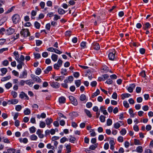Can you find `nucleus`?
<instances>
[{
  "mask_svg": "<svg viewBox=\"0 0 153 153\" xmlns=\"http://www.w3.org/2000/svg\"><path fill=\"white\" fill-rule=\"evenodd\" d=\"M86 42H82L80 44V46L82 48L84 49L86 48Z\"/></svg>",
  "mask_w": 153,
  "mask_h": 153,
  "instance_id": "nucleus-35",
  "label": "nucleus"
},
{
  "mask_svg": "<svg viewBox=\"0 0 153 153\" xmlns=\"http://www.w3.org/2000/svg\"><path fill=\"white\" fill-rule=\"evenodd\" d=\"M123 104L125 107L126 108H128L129 107V104L128 103L127 101H124L123 102Z\"/></svg>",
  "mask_w": 153,
  "mask_h": 153,
  "instance_id": "nucleus-51",
  "label": "nucleus"
},
{
  "mask_svg": "<svg viewBox=\"0 0 153 153\" xmlns=\"http://www.w3.org/2000/svg\"><path fill=\"white\" fill-rule=\"evenodd\" d=\"M66 99L64 97H62L59 99V102L60 103H64L65 102Z\"/></svg>",
  "mask_w": 153,
  "mask_h": 153,
  "instance_id": "nucleus-19",
  "label": "nucleus"
},
{
  "mask_svg": "<svg viewBox=\"0 0 153 153\" xmlns=\"http://www.w3.org/2000/svg\"><path fill=\"white\" fill-rule=\"evenodd\" d=\"M21 36L24 38H26L30 35V33L29 29H22L20 32Z\"/></svg>",
  "mask_w": 153,
  "mask_h": 153,
  "instance_id": "nucleus-1",
  "label": "nucleus"
},
{
  "mask_svg": "<svg viewBox=\"0 0 153 153\" xmlns=\"http://www.w3.org/2000/svg\"><path fill=\"white\" fill-rule=\"evenodd\" d=\"M13 23L15 24L18 23L20 21L19 15L17 14L13 15L12 17Z\"/></svg>",
  "mask_w": 153,
  "mask_h": 153,
  "instance_id": "nucleus-3",
  "label": "nucleus"
},
{
  "mask_svg": "<svg viewBox=\"0 0 153 153\" xmlns=\"http://www.w3.org/2000/svg\"><path fill=\"white\" fill-rule=\"evenodd\" d=\"M11 94L14 98H16L17 96V93L13 91H12L11 92Z\"/></svg>",
  "mask_w": 153,
  "mask_h": 153,
  "instance_id": "nucleus-45",
  "label": "nucleus"
},
{
  "mask_svg": "<svg viewBox=\"0 0 153 153\" xmlns=\"http://www.w3.org/2000/svg\"><path fill=\"white\" fill-rule=\"evenodd\" d=\"M86 98V96L84 94H82L81 95L80 97V100L81 101H84Z\"/></svg>",
  "mask_w": 153,
  "mask_h": 153,
  "instance_id": "nucleus-44",
  "label": "nucleus"
},
{
  "mask_svg": "<svg viewBox=\"0 0 153 153\" xmlns=\"http://www.w3.org/2000/svg\"><path fill=\"white\" fill-rule=\"evenodd\" d=\"M120 126V124L118 123H117L114 124V127L115 128L118 129Z\"/></svg>",
  "mask_w": 153,
  "mask_h": 153,
  "instance_id": "nucleus-60",
  "label": "nucleus"
},
{
  "mask_svg": "<svg viewBox=\"0 0 153 153\" xmlns=\"http://www.w3.org/2000/svg\"><path fill=\"white\" fill-rule=\"evenodd\" d=\"M9 64V62L8 60H6L2 62V64L4 66H7Z\"/></svg>",
  "mask_w": 153,
  "mask_h": 153,
  "instance_id": "nucleus-64",
  "label": "nucleus"
},
{
  "mask_svg": "<svg viewBox=\"0 0 153 153\" xmlns=\"http://www.w3.org/2000/svg\"><path fill=\"white\" fill-rule=\"evenodd\" d=\"M19 142L21 143H26L28 142V140L26 138H19Z\"/></svg>",
  "mask_w": 153,
  "mask_h": 153,
  "instance_id": "nucleus-18",
  "label": "nucleus"
},
{
  "mask_svg": "<svg viewBox=\"0 0 153 153\" xmlns=\"http://www.w3.org/2000/svg\"><path fill=\"white\" fill-rule=\"evenodd\" d=\"M36 128L34 126H32L29 128V130L31 133H34L36 131Z\"/></svg>",
  "mask_w": 153,
  "mask_h": 153,
  "instance_id": "nucleus-48",
  "label": "nucleus"
},
{
  "mask_svg": "<svg viewBox=\"0 0 153 153\" xmlns=\"http://www.w3.org/2000/svg\"><path fill=\"white\" fill-rule=\"evenodd\" d=\"M27 71L25 70L21 73L19 77L21 79L25 78L27 76Z\"/></svg>",
  "mask_w": 153,
  "mask_h": 153,
  "instance_id": "nucleus-9",
  "label": "nucleus"
},
{
  "mask_svg": "<svg viewBox=\"0 0 153 153\" xmlns=\"http://www.w3.org/2000/svg\"><path fill=\"white\" fill-rule=\"evenodd\" d=\"M19 64L17 65V68L18 69H21L22 68V65H24V62H18Z\"/></svg>",
  "mask_w": 153,
  "mask_h": 153,
  "instance_id": "nucleus-28",
  "label": "nucleus"
},
{
  "mask_svg": "<svg viewBox=\"0 0 153 153\" xmlns=\"http://www.w3.org/2000/svg\"><path fill=\"white\" fill-rule=\"evenodd\" d=\"M116 51L114 49H113L110 51L108 55L109 59L111 60H114L116 58Z\"/></svg>",
  "mask_w": 153,
  "mask_h": 153,
  "instance_id": "nucleus-2",
  "label": "nucleus"
},
{
  "mask_svg": "<svg viewBox=\"0 0 153 153\" xmlns=\"http://www.w3.org/2000/svg\"><path fill=\"white\" fill-rule=\"evenodd\" d=\"M12 86V84L11 83L9 82L5 85V87L7 89H9Z\"/></svg>",
  "mask_w": 153,
  "mask_h": 153,
  "instance_id": "nucleus-40",
  "label": "nucleus"
},
{
  "mask_svg": "<svg viewBox=\"0 0 153 153\" xmlns=\"http://www.w3.org/2000/svg\"><path fill=\"white\" fill-rule=\"evenodd\" d=\"M117 140L120 142H123V138L122 136H119L117 138Z\"/></svg>",
  "mask_w": 153,
  "mask_h": 153,
  "instance_id": "nucleus-62",
  "label": "nucleus"
},
{
  "mask_svg": "<svg viewBox=\"0 0 153 153\" xmlns=\"http://www.w3.org/2000/svg\"><path fill=\"white\" fill-rule=\"evenodd\" d=\"M26 83L30 87H31L32 86L33 82H32V80L29 79L26 80Z\"/></svg>",
  "mask_w": 153,
  "mask_h": 153,
  "instance_id": "nucleus-20",
  "label": "nucleus"
},
{
  "mask_svg": "<svg viewBox=\"0 0 153 153\" xmlns=\"http://www.w3.org/2000/svg\"><path fill=\"white\" fill-rule=\"evenodd\" d=\"M84 111L86 114L89 117H91L92 115L90 111L89 110L87 109H85Z\"/></svg>",
  "mask_w": 153,
  "mask_h": 153,
  "instance_id": "nucleus-31",
  "label": "nucleus"
},
{
  "mask_svg": "<svg viewBox=\"0 0 153 153\" xmlns=\"http://www.w3.org/2000/svg\"><path fill=\"white\" fill-rule=\"evenodd\" d=\"M145 27H144V29L146 30L147 29L150 28L151 27L150 24L149 22H146L145 24Z\"/></svg>",
  "mask_w": 153,
  "mask_h": 153,
  "instance_id": "nucleus-38",
  "label": "nucleus"
},
{
  "mask_svg": "<svg viewBox=\"0 0 153 153\" xmlns=\"http://www.w3.org/2000/svg\"><path fill=\"white\" fill-rule=\"evenodd\" d=\"M97 147V145L95 144L94 145H92L89 147V149H90L94 150Z\"/></svg>",
  "mask_w": 153,
  "mask_h": 153,
  "instance_id": "nucleus-61",
  "label": "nucleus"
},
{
  "mask_svg": "<svg viewBox=\"0 0 153 153\" xmlns=\"http://www.w3.org/2000/svg\"><path fill=\"white\" fill-rule=\"evenodd\" d=\"M65 78V77L64 76H56V77H55V79L56 81H62L63 79H64Z\"/></svg>",
  "mask_w": 153,
  "mask_h": 153,
  "instance_id": "nucleus-22",
  "label": "nucleus"
},
{
  "mask_svg": "<svg viewBox=\"0 0 153 153\" xmlns=\"http://www.w3.org/2000/svg\"><path fill=\"white\" fill-rule=\"evenodd\" d=\"M136 151L139 153H141L143 152V149L141 146H139L137 147L136 149Z\"/></svg>",
  "mask_w": 153,
  "mask_h": 153,
  "instance_id": "nucleus-25",
  "label": "nucleus"
},
{
  "mask_svg": "<svg viewBox=\"0 0 153 153\" xmlns=\"http://www.w3.org/2000/svg\"><path fill=\"white\" fill-rule=\"evenodd\" d=\"M22 108V106L20 105H18L16 106L15 109L17 111H20Z\"/></svg>",
  "mask_w": 153,
  "mask_h": 153,
  "instance_id": "nucleus-52",
  "label": "nucleus"
},
{
  "mask_svg": "<svg viewBox=\"0 0 153 153\" xmlns=\"http://www.w3.org/2000/svg\"><path fill=\"white\" fill-rule=\"evenodd\" d=\"M19 102L18 100L16 99H12L8 100V104L9 105H15Z\"/></svg>",
  "mask_w": 153,
  "mask_h": 153,
  "instance_id": "nucleus-6",
  "label": "nucleus"
},
{
  "mask_svg": "<svg viewBox=\"0 0 153 153\" xmlns=\"http://www.w3.org/2000/svg\"><path fill=\"white\" fill-rule=\"evenodd\" d=\"M18 60H16L17 62H23V61L25 60V57L23 55H22L19 57V56L18 57Z\"/></svg>",
  "mask_w": 153,
  "mask_h": 153,
  "instance_id": "nucleus-17",
  "label": "nucleus"
},
{
  "mask_svg": "<svg viewBox=\"0 0 153 153\" xmlns=\"http://www.w3.org/2000/svg\"><path fill=\"white\" fill-rule=\"evenodd\" d=\"M53 52H54L59 54H60L62 53V51L56 48H54Z\"/></svg>",
  "mask_w": 153,
  "mask_h": 153,
  "instance_id": "nucleus-58",
  "label": "nucleus"
},
{
  "mask_svg": "<svg viewBox=\"0 0 153 153\" xmlns=\"http://www.w3.org/2000/svg\"><path fill=\"white\" fill-rule=\"evenodd\" d=\"M75 83L77 87H79L81 84V81L80 80H77L75 81Z\"/></svg>",
  "mask_w": 153,
  "mask_h": 153,
  "instance_id": "nucleus-29",
  "label": "nucleus"
},
{
  "mask_svg": "<svg viewBox=\"0 0 153 153\" xmlns=\"http://www.w3.org/2000/svg\"><path fill=\"white\" fill-rule=\"evenodd\" d=\"M15 32V30L12 28L10 27L6 31V34L8 35H11Z\"/></svg>",
  "mask_w": 153,
  "mask_h": 153,
  "instance_id": "nucleus-7",
  "label": "nucleus"
},
{
  "mask_svg": "<svg viewBox=\"0 0 153 153\" xmlns=\"http://www.w3.org/2000/svg\"><path fill=\"white\" fill-rule=\"evenodd\" d=\"M100 109L101 111L103 113V114L104 115H106L108 114V113L107 112L106 110L105 109V108L104 106H101L100 107Z\"/></svg>",
  "mask_w": 153,
  "mask_h": 153,
  "instance_id": "nucleus-11",
  "label": "nucleus"
},
{
  "mask_svg": "<svg viewBox=\"0 0 153 153\" xmlns=\"http://www.w3.org/2000/svg\"><path fill=\"white\" fill-rule=\"evenodd\" d=\"M69 98L72 104L75 106H76L77 105V101L75 97L72 96H70L69 97Z\"/></svg>",
  "mask_w": 153,
  "mask_h": 153,
  "instance_id": "nucleus-4",
  "label": "nucleus"
},
{
  "mask_svg": "<svg viewBox=\"0 0 153 153\" xmlns=\"http://www.w3.org/2000/svg\"><path fill=\"white\" fill-rule=\"evenodd\" d=\"M42 131L40 129H38L36 131V134H37L39 138H42L44 137V135L42 134Z\"/></svg>",
  "mask_w": 153,
  "mask_h": 153,
  "instance_id": "nucleus-13",
  "label": "nucleus"
},
{
  "mask_svg": "<svg viewBox=\"0 0 153 153\" xmlns=\"http://www.w3.org/2000/svg\"><path fill=\"white\" fill-rule=\"evenodd\" d=\"M61 73L64 75H66L67 74V70L66 69L62 68L61 69Z\"/></svg>",
  "mask_w": 153,
  "mask_h": 153,
  "instance_id": "nucleus-54",
  "label": "nucleus"
},
{
  "mask_svg": "<svg viewBox=\"0 0 153 153\" xmlns=\"http://www.w3.org/2000/svg\"><path fill=\"white\" fill-rule=\"evenodd\" d=\"M8 153H14L16 151V149H14L11 148L7 150Z\"/></svg>",
  "mask_w": 153,
  "mask_h": 153,
  "instance_id": "nucleus-46",
  "label": "nucleus"
},
{
  "mask_svg": "<svg viewBox=\"0 0 153 153\" xmlns=\"http://www.w3.org/2000/svg\"><path fill=\"white\" fill-rule=\"evenodd\" d=\"M130 96H131V95L128 93L123 94L121 95V98L123 100L126 98H128Z\"/></svg>",
  "mask_w": 153,
  "mask_h": 153,
  "instance_id": "nucleus-15",
  "label": "nucleus"
},
{
  "mask_svg": "<svg viewBox=\"0 0 153 153\" xmlns=\"http://www.w3.org/2000/svg\"><path fill=\"white\" fill-rule=\"evenodd\" d=\"M34 26L36 29H39L40 28L41 25L38 22H35L34 23Z\"/></svg>",
  "mask_w": 153,
  "mask_h": 153,
  "instance_id": "nucleus-32",
  "label": "nucleus"
},
{
  "mask_svg": "<svg viewBox=\"0 0 153 153\" xmlns=\"http://www.w3.org/2000/svg\"><path fill=\"white\" fill-rule=\"evenodd\" d=\"M0 71L2 74L1 75V76H3L4 75L6 74L7 71V68H1Z\"/></svg>",
  "mask_w": 153,
  "mask_h": 153,
  "instance_id": "nucleus-24",
  "label": "nucleus"
},
{
  "mask_svg": "<svg viewBox=\"0 0 153 153\" xmlns=\"http://www.w3.org/2000/svg\"><path fill=\"white\" fill-rule=\"evenodd\" d=\"M105 117L102 115H101L100 117V120L102 123H104L105 121Z\"/></svg>",
  "mask_w": 153,
  "mask_h": 153,
  "instance_id": "nucleus-34",
  "label": "nucleus"
},
{
  "mask_svg": "<svg viewBox=\"0 0 153 153\" xmlns=\"http://www.w3.org/2000/svg\"><path fill=\"white\" fill-rule=\"evenodd\" d=\"M112 123V121L111 119H108L107 120V125L108 126L111 125Z\"/></svg>",
  "mask_w": 153,
  "mask_h": 153,
  "instance_id": "nucleus-47",
  "label": "nucleus"
},
{
  "mask_svg": "<svg viewBox=\"0 0 153 153\" xmlns=\"http://www.w3.org/2000/svg\"><path fill=\"white\" fill-rule=\"evenodd\" d=\"M52 60L54 62H56L58 58V56L54 53H53L51 56Z\"/></svg>",
  "mask_w": 153,
  "mask_h": 153,
  "instance_id": "nucleus-16",
  "label": "nucleus"
},
{
  "mask_svg": "<svg viewBox=\"0 0 153 153\" xmlns=\"http://www.w3.org/2000/svg\"><path fill=\"white\" fill-rule=\"evenodd\" d=\"M76 140V138L75 137L71 136L69 140L70 142L72 143H74Z\"/></svg>",
  "mask_w": 153,
  "mask_h": 153,
  "instance_id": "nucleus-37",
  "label": "nucleus"
},
{
  "mask_svg": "<svg viewBox=\"0 0 153 153\" xmlns=\"http://www.w3.org/2000/svg\"><path fill=\"white\" fill-rule=\"evenodd\" d=\"M41 69L39 68H38L35 71V74L37 75H39L41 73Z\"/></svg>",
  "mask_w": 153,
  "mask_h": 153,
  "instance_id": "nucleus-41",
  "label": "nucleus"
},
{
  "mask_svg": "<svg viewBox=\"0 0 153 153\" xmlns=\"http://www.w3.org/2000/svg\"><path fill=\"white\" fill-rule=\"evenodd\" d=\"M65 146L66 148L67 152V153H70L71 152V146L70 144L65 143Z\"/></svg>",
  "mask_w": 153,
  "mask_h": 153,
  "instance_id": "nucleus-10",
  "label": "nucleus"
},
{
  "mask_svg": "<svg viewBox=\"0 0 153 153\" xmlns=\"http://www.w3.org/2000/svg\"><path fill=\"white\" fill-rule=\"evenodd\" d=\"M37 138V137L35 134H33L30 136V139L31 140H36Z\"/></svg>",
  "mask_w": 153,
  "mask_h": 153,
  "instance_id": "nucleus-27",
  "label": "nucleus"
},
{
  "mask_svg": "<svg viewBox=\"0 0 153 153\" xmlns=\"http://www.w3.org/2000/svg\"><path fill=\"white\" fill-rule=\"evenodd\" d=\"M140 75L143 77H145L146 76L145 71H143L140 73Z\"/></svg>",
  "mask_w": 153,
  "mask_h": 153,
  "instance_id": "nucleus-53",
  "label": "nucleus"
},
{
  "mask_svg": "<svg viewBox=\"0 0 153 153\" xmlns=\"http://www.w3.org/2000/svg\"><path fill=\"white\" fill-rule=\"evenodd\" d=\"M47 126H50L53 121V119L51 118H47L45 120Z\"/></svg>",
  "mask_w": 153,
  "mask_h": 153,
  "instance_id": "nucleus-12",
  "label": "nucleus"
},
{
  "mask_svg": "<svg viewBox=\"0 0 153 153\" xmlns=\"http://www.w3.org/2000/svg\"><path fill=\"white\" fill-rule=\"evenodd\" d=\"M50 83L51 85L53 88H57L59 87L60 84L58 82H51Z\"/></svg>",
  "mask_w": 153,
  "mask_h": 153,
  "instance_id": "nucleus-5",
  "label": "nucleus"
},
{
  "mask_svg": "<svg viewBox=\"0 0 153 153\" xmlns=\"http://www.w3.org/2000/svg\"><path fill=\"white\" fill-rule=\"evenodd\" d=\"M42 56L43 57L46 58L48 56V53L47 52L45 51L42 53Z\"/></svg>",
  "mask_w": 153,
  "mask_h": 153,
  "instance_id": "nucleus-57",
  "label": "nucleus"
},
{
  "mask_svg": "<svg viewBox=\"0 0 153 153\" xmlns=\"http://www.w3.org/2000/svg\"><path fill=\"white\" fill-rule=\"evenodd\" d=\"M109 77V76L108 74H104L102 76V77H101V80H102L103 81H105V79H108Z\"/></svg>",
  "mask_w": 153,
  "mask_h": 153,
  "instance_id": "nucleus-50",
  "label": "nucleus"
},
{
  "mask_svg": "<svg viewBox=\"0 0 153 153\" xmlns=\"http://www.w3.org/2000/svg\"><path fill=\"white\" fill-rule=\"evenodd\" d=\"M61 67L60 66H59L58 64L57 63H56L54 64L53 65L54 68L56 70H58L59 69V68Z\"/></svg>",
  "mask_w": 153,
  "mask_h": 153,
  "instance_id": "nucleus-59",
  "label": "nucleus"
},
{
  "mask_svg": "<svg viewBox=\"0 0 153 153\" xmlns=\"http://www.w3.org/2000/svg\"><path fill=\"white\" fill-rule=\"evenodd\" d=\"M52 69V67L51 66H48L46 70H45V73H48L49 71H51Z\"/></svg>",
  "mask_w": 153,
  "mask_h": 153,
  "instance_id": "nucleus-39",
  "label": "nucleus"
},
{
  "mask_svg": "<svg viewBox=\"0 0 153 153\" xmlns=\"http://www.w3.org/2000/svg\"><path fill=\"white\" fill-rule=\"evenodd\" d=\"M100 94V91L99 89H97L95 92L94 93L91 95V97L92 98L95 97Z\"/></svg>",
  "mask_w": 153,
  "mask_h": 153,
  "instance_id": "nucleus-21",
  "label": "nucleus"
},
{
  "mask_svg": "<svg viewBox=\"0 0 153 153\" xmlns=\"http://www.w3.org/2000/svg\"><path fill=\"white\" fill-rule=\"evenodd\" d=\"M33 80L36 82L40 83L41 82V79L38 76H36L35 77H33Z\"/></svg>",
  "mask_w": 153,
  "mask_h": 153,
  "instance_id": "nucleus-33",
  "label": "nucleus"
},
{
  "mask_svg": "<svg viewBox=\"0 0 153 153\" xmlns=\"http://www.w3.org/2000/svg\"><path fill=\"white\" fill-rule=\"evenodd\" d=\"M112 97L114 99H117V93L115 92H114L112 96Z\"/></svg>",
  "mask_w": 153,
  "mask_h": 153,
  "instance_id": "nucleus-63",
  "label": "nucleus"
},
{
  "mask_svg": "<svg viewBox=\"0 0 153 153\" xmlns=\"http://www.w3.org/2000/svg\"><path fill=\"white\" fill-rule=\"evenodd\" d=\"M58 11L60 15L64 14L65 13V12L64 10L60 8H59L58 9Z\"/></svg>",
  "mask_w": 153,
  "mask_h": 153,
  "instance_id": "nucleus-26",
  "label": "nucleus"
},
{
  "mask_svg": "<svg viewBox=\"0 0 153 153\" xmlns=\"http://www.w3.org/2000/svg\"><path fill=\"white\" fill-rule=\"evenodd\" d=\"M19 97L21 99L24 98L25 100H29V98L25 93L22 92L19 94Z\"/></svg>",
  "mask_w": 153,
  "mask_h": 153,
  "instance_id": "nucleus-8",
  "label": "nucleus"
},
{
  "mask_svg": "<svg viewBox=\"0 0 153 153\" xmlns=\"http://www.w3.org/2000/svg\"><path fill=\"white\" fill-rule=\"evenodd\" d=\"M47 148L48 149H54V147L53 146H52L51 143H48L47 145Z\"/></svg>",
  "mask_w": 153,
  "mask_h": 153,
  "instance_id": "nucleus-56",
  "label": "nucleus"
},
{
  "mask_svg": "<svg viewBox=\"0 0 153 153\" xmlns=\"http://www.w3.org/2000/svg\"><path fill=\"white\" fill-rule=\"evenodd\" d=\"M11 78V76L10 75L6 77H4L1 79V81L2 82H4L6 80L9 79Z\"/></svg>",
  "mask_w": 153,
  "mask_h": 153,
  "instance_id": "nucleus-30",
  "label": "nucleus"
},
{
  "mask_svg": "<svg viewBox=\"0 0 153 153\" xmlns=\"http://www.w3.org/2000/svg\"><path fill=\"white\" fill-rule=\"evenodd\" d=\"M13 54L15 56V59L16 60H18V57L19 56L18 52L17 51H15L13 52Z\"/></svg>",
  "mask_w": 153,
  "mask_h": 153,
  "instance_id": "nucleus-42",
  "label": "nucleus"
},
{
  "mask_svg": "<svg viewBox=\"0 0 153 153\" xmlns=\"http://www.w3.org/2000/svg\"><path fill=\"white\" fill-rule=\"evenodd\" d=\"M92 103L91 102H88L86 104V106L87 108H90L92 106Z\"/></svg>",
  "mask_w": 153,
  "mask_h": 153,
  "instance_id": "nucleus-55",
  "label": "nucleus"
},
{
  "mask_svg": "<svg viewBox=\"0 0 153 153\" xmlns=\"http://www.w3.org/2000/svg\"><path fill=\"white\" fill-rule=\"evenodd\" d=\"M68 139L65 137H63L60 140V142L61 143H63L66 141H68Z\"/></svg>",
  "mask_w": 153,
  "mask_h": 153,
  "instance_id": "nucleus-49",
  "label": "nucleus"
},
{
  "mask_svg": "<svg viewBox=\"0 0 153 153\" xmlns=\"http://www.w3.org/2000/svg\"><path fill=\"white\" fill-rule=\"evenodd\" d=\"M93 48L96 50H98L100 49V46L99 43H94L93 44Z\"/></svg>",
  "mask_w": 153,
  "mask_h": 153,
  "instance_id": "nucleus-14",
  "label": "nucleus"
},
{
  "mask_svg": "<svg viewBox=\"0 0 153 153\" xmlns=\"http://www.w3.org/2000/svg\"><path fill=\"white\" fill-rule=\"evenodd\" d=\"M120 133L121 135H124L126 134V131L125 128H123L121 129Z\"/></svg>",
  "mask_w": 153,
  "mask_h": 153,
  "instance_id": "nucleus-36",
  "label": "nucleus"
},
{
  "mask_svg": "<svg viewBox=\"0 0 153 153\" xmlns=\"http://www.w3.org/2000/svg\"><path fill=\"white\" fill-rule=\"evenodd\" d=\"M46 126L45 123L43 121H40L39 123V126L40 127L43 128L45 127Z\"/></svg>",
  "mask_w": 153,
  "mask_h": 153,
  "instance_id": "nucleus-43",
  "label": "nucleus"
},
{
  "mask_svg": "<svg viewBox=\"0 0 153 153\" xmlns=\"http://www.w3.org/2000/svg\"><path fill=\"white\" fill-rule=\"evenodd\" d=\"M24 113L26 115H28L30 114L31 113L30 110L28 108H26L24 111Z\"/></svg>",
  "mask_w": 153,
  "mask_h": 153,
  "instance_id": "nucleus-23",
  "label": "nucleus"
}]
</instances>
